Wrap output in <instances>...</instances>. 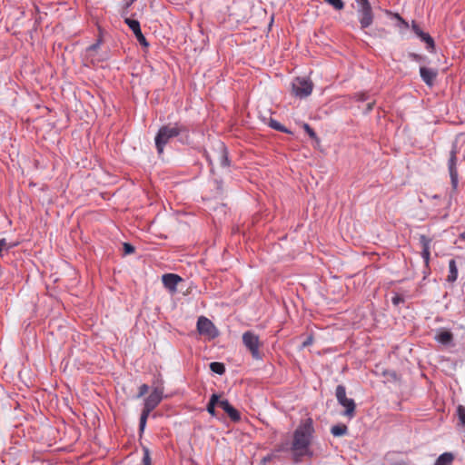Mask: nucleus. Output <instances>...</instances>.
<instances>
[{
    "label": "nucleus",
    "mask_w": 465,
    "mask_h": 465,
    "mask_svg": "<svg viewBox=\"0 0 465 465\" xmlns=\"http://www.w3.org/2000/svg\"><path fill=\"white\" fill-rule=\"evenodd\" d=\"M210 370L219 375H223L225 372V366L222 362L213 361L210 363Z\"/></svg>",
    "instance_id": "nucleus-22"
},
{
    "label": "nucleus",
    "mask_w": 465,
    "mask_h": 465,
    "mask_svg": "<svg viewBox=\"0 0 465 465\" xmlns=\"http://www.w3.org/2000/svg\"><path fill=\"white\" fill-rule=\"evenodd\" d=\"M457 153L458 144L455 142L452 143L451 150L450 152V158L448 161V168L451 180V185L454 189L457 188L459 183V174L457 170Z\"/></svg>",
    "instance_id": "nucleus-7"
},
{
    "label": "nucleus",
    "mask_w": 465,
    "mask_h": 465,
    "mask_svg": "<svg viewBox=\"0 0 465 465\" xmlns=\"http://www.w3.org/2000/svg\"><path fill=\"white\" fill-rule=\"evenodd\" d=\"M357 4V9H366L371 7L369 0H355Z\"/></svg>",
    "instance_id": "nucleus-30"
},
{
    "label": "nucleus",
    "mask_w": 465,
    "mask_h": 465,
    "mask_svg": "<svg viewBox=\"0 0 465 465\" xmlns=\"http://www.w3.org/2000/svg\"><path fill=\"white\" fill-rule=\"evenodd\" d=\"M411 29L412 31L414 32V34L416 35H419V33L420 32H422V30L420 28V26L418 25V24H416L414 21H412V24H411Z\"/></svg>",
    "instance_id": "nucleus-40"
},
{
    "label": "nucleus",
    "mask_w": 465,
    "mask_h": 465,
    "mask_svg": "<svg viewBox=\"0 0 465 465\" xmlns=\"http://www.w3.org/2000/svg\"><path fill=\"white\" fill-rule=\"evenodd\" d=\"M313 84L312 81L302 78L297 77L292 84V93L295 96L300 98L307 97L312 92Z\"/></svg>",
    "instance_id": "nucleus-6"
},
{
    "label": "nucleus",
    "mask_w": 465,
    "mask_h": 465,
    "mask_svg": "<svg viewBox=\"0 0 465 465\" xmlns=\"http://www.w3.org/2000/svg\"><path fill=\"white\" fill-rule=\"evenodd\" d=\"M420 74L422 81L427 85L432 86L437 78L438 71L436 69L421 66L420 68Z\"/></svg>",
    "instance_id": "nucleus-12"
},
{
    "label": "nucleus",
    "mask_w": 465,
    "mask_h": 465,
    "mask_svg": "<svg viewBox=\"0 0 465 465\" xmlns=\"http://www.w3.org/2000/svg\"><path fill=\"white\" fill-rule=\"evenodd\" d=\"M162 282L170 292L174 293L177 291V285L183 282V278L175 273H165L162 276Z\"/></svg>",
    "instance_id": "nucleus-10"
},
{
    "label": "nucleus",
    "mask_w": 465,
    "mask_h": 465,
    "mask_svg": "<svg viewBox=\"0 0 465 465\" xmlns=\"http://www.w3.org/2000/svg\"><path fill=\"white\" fill-rule=\"evenodd\" d=\"M391 302L393 303V305L395 306H399L401 303H404L405 302V299L402 295L401 294H395L392 299H391Z\"/></svg>",
    "instance_id": "nucleus-32"
},
{
    "label": "nucleus",
    "mask_w": 465,
    "mask_h": 465,
    "mask_svg": "<svg viewBox=\"0 0 465 465\" xmlns=\"http://www.w3.org/2000/svg\"><path fill=\"white\" fill-rule=\"evenodd\" d=\"M268 125L276 131L285 134H292V132L289 129H287L284 125H282L281 123H279L273 118L269 119Z\"/></svg>",
    "instance_id": "nucleus-21"
},
{
    "label": "nucleus",
    "mask_w": 465,
    "mask_h": 465,
    "mask_svg": "<svg viewBox=\"0 0 465 465\" xmlns=\"http://www.w3.org/2000/svg\"><path fill=\"white\" fill-rule=\"evenodd\" d=\"M143 460H142L143 465H152L151 454H150L149 449L147 447H143Z\"/></svg>",
    "instance_id": "nucleus-27"
},
{
    "label": "nucleus",
    "mask_w": 465,
    "mask_h": 465,
    "mask_svg": "<svg viewBox=\"0 0 465 465\" xmlns=\"http://www.w3.org/2000/svg\"><path fill=\"white\" fill-rule=\"evenodd\" d=\"M457 413H458L460 423L461 425L465 426V407L462 405H460L457 408Z\"/></svg>",
    "instance_id": "nucleus-28"
},
{
    "label": "nucleus",
    "mask_w": 465,
    "mask_h": 465,
    "mask_svg": "<svg viewBox=\"0 0 465 465\" xmlns=\"http://www.w3.org/2000/svg\"><path fill=\"white\" fill-rule=\"evenodd\" d=\"M409 57L416 62H421L424 61L425 57L415 53H410Z\"/></svg>",
    "instance_id": "nucleus-37"
},
{
    "label": "nucleus",
    "mask_w": 465,
    "mask_h": 465,
    "mask_svg": "<svg viewBox=\"0 0 465 465\" xmlns=\"http://www.w3.org/2000/svg\"><path fill=\"white\" fill-rule=\"evenodd\" d=\"M215 407L213 403H208L207 404V407H206V410L207 411L209 412L210 415H212L213 417H216V411H215Z\"/></svg>",
    "instance_id": "nucleus-38"
},
{
    "label": "nucleus",
    "mask_w": 465,
    "mask_h": 465,
    "mask_svg": "<svg viewBox=\"0 0 465 465\" xmlns=\"http://www.w3.org/2000/svg\"><path fill=\"white\" fill-rule=\"evenodd\" d=\"M219 159H220V164L223 167H229L230 166V161L228 157V152L227 148L223 143L220 144L219 148Z\"/></svg>",
    "instance_id": "nucleus-17"
},
{
    "label": "nucleus",
    "mask_w": 465,
    "mask_h": 465,
    "mask_svg": "<svg viewBox=\"0 0 465 465\" xmlns=\"http://www.w3.org/2000/svg\"><path fill=\"white\" fill-rule=\"evenodd\" d=\"M101 44H102V39H101V38H98V39H97V41H96L94 44L91 45L87 48V52H88V53H91V52H94V51H96V50L100 47Z\"/></svg>",
    "instance_id": "nucleus-33"
},
{
    "label": "nucleus",
    "mask_w": 465,
    "mask_h": 465,
    "mask_svg": "<svg viewBox=\"0 0 465 465\" xmlns=\"http://www.w3.org/2000/svg\"><path fill=\"white\" fill-rule=\"evenodd\" d=\"M335 396L339 404L344 407L342 415L352 419L356 414V403L353 399L347 398L344 385L340 384L336 387Z\"/></svg>",
    "instance_id": "nucleus-4"
},
{
    "label": "nucleus",
    "mask_w": 465,
    "mask_h": 465,
    "mask_svg": "<svg viewBox=\"0 0 465 465\" xmlns=\"http://www.w3.org/2000/svg\"><path fill=\"white\" fill-rule=\"evenodd\" d=\"M219 407L228 414L232 421L237 422L241 420L240 412L231 405L228 400H222L221 402H219Z\"/></svg>",
    "instance_id": "nucleus-14"
},
{
    "label": "nucleus",
    "mask_w": 465,
    "mask_h": 465,
    "mask_svg": "<svg viewBox=\"0 0 465 465\" xmlns=\"http://www.w3.org/2000/svg\"><path fill=\"white\" fill-rule=\"evenodd\" d=\"M135 251L134 247L128 243V242H124V254H131V253H134Z\"/></svg>",
    "instance_id": "nucleus-34"
},
{
    "label": "nucleus",
    "mask_w": 465,
    "mask_h": 465,
    "mask_svg": "<svg viewBox=\"0 0 465 465\" xmlns=\"http://www.w3.org/2000/svg\"><path fill=\"white\" fill-rule=\"evenodd\" d=\"M149 387L147 384H143L139 387V392L137 397L141 398L148 392Z\"/></svg>",
    "instance_id": "nucleus-36"
},
{
    "label": "nucleus",
    "mask_w": 465,
    "mask_h": 465,
    "mask_svg": "<svg viewBox=\"0 0 465 465\" xmlns=\"http://www.w3.org/2000/svg\"><path fill=\"white\" fill-rule=\"evenodd\" d=\"M419 240H420V243L422 247L421 257H422L425 264L429 265L430 258V242L432 240L424 234H420L419 237Z\"/></svg>",
    "instance_id": "nucleus-13"
},
{
    "label": "nucleus",
    "mask_w": 465,
    "mask_h": 465,
    "mask_svg": "<svg viewBox=\"0 0 465 465\" xmlns=\"http://www.w3.org/2000/svg\"><path fill=\"white\" fill-rule=\"evenodd\" d=\"M435 339L438 342L447 345L452 341L453 334L449 331H441L436 335Z\"/></svg>",
    "instance_id": "nucleus-16"
},
{
    "label": "nucleus",
    "mask_w": 465,
    "mask_h": 465,
    "mask_svg": "<svg viewBox=\"0 0 465 465\" xmlns=\"http://www.w3.org/2000/svg\"><path fill=\"white\" fill-rule=\"evenodd\" d=\"M418 37L420 38L421 41H423L427 46L426 48L433 53L435 52V42L433 40V38L428 34V33H425V32H420L419 33V35H417Z\"/></svg>",
    "instance_id": "nucleus-15"
},
{
    "label": "nucleus",
    "mask_w": 465,
    "mask_h": 465,
    "mask_svg": "<svg viewBox=\"0 0 465 465\" xmlns=\"http://www.w3.org/2000/svg\"><path fill=\"white\" fill-rule=\"evenodd\" d=\"M16 242H7L5 238L0 239V256H2L3 251L8 252L10 249L16 246Z\"/></svg>",
    "instance_id": "nucleus-23"
},
{
    "label": "nucleus",
    "mask_w": 465,
    "mask_h": 465,
    "mask_svg": "<svg viewBox=\"0 0 465 465\" xmlns=\"http://www.w3.org/2000/svg\"><path fill=\"white\" fill-rule=\"evenodd\" d=\"M315 430L312 418H307L300 422L293 431L291 450L294 462L302 461L303 457L312 458L313 451L311 445Z\"/></svg>",
    "instance_id": "nucleus-1"
},
{
    "label": "nucleus",
    "mask_w": 465,
    "mask_h": 465,
    "mask_svg": "<svg viewBox=\"0 0 465 465\" xmlns=\"http://www.w3.org/2000/svg\"><path fill=\"white\" fill-rule=\"evenodd\" d=\"M458 277V268L456 265V262L454 259H451L449 262V275L447 277V281L449 282H454Z\"/></svg>",
    "instance_id": "nucleus-18"
},
{
    "label": "nucleus",
    "mask_w": 465,
    "mask_h": 465,
    "mask_svg": "<svg viewBox=\"0 0 465 465\" xmlns=\"http://www.w3.org/2000/svg\"><path fill=\"white\" fill-rule=\"evenodd\" d=\"M178 138L183 144L190 143V128L182 122L162 125L154 138L155 147L159 155L163 153L164 147L173 139Z\"/></svg>",
    "instance_id": "nucleus-2"
},
{
    "label": "nucleus",
    "mask_w": 465,
    "mask_h": 465,
    "mask_svg": "<svg viewBox=\"0 0 465 465\" xmlns=\"http://www.w3.org/2000/svg\"><path fill=\"white\" fill-rule=\"evenodd\" d=\"M272 454H271V455H267V456H265V457H263V458H262V463L263 465H265L267 462L271 461V460H272Z\"/></svg>",
    "instance_id": "nucleus-41"
},
{
    "label": "nucleus",
    "mask_w": 465,
    "mask_h": 465,
    "mask_svg": "<svg viewBox=\"0 0 465 465\" xmlns=\"http://www.w3.org/2000/svg\"><path fill=\"white\" fill-rule=\"evenodd\" d=\"M313 343V336L312 335H309L305 341L302 342V347L305 348V347H308L310 345H312Z\"/></svg>",
    "instance_id": "nucleus-39"
},
{
    "label": "nucleus",
    "mask_w": 465,
    "mask_h": 465,
    "mask_svg": "<svg viewBox=\"0 0 465 465\" xmlns=\"http://www.w3.org/2000/svg\"><path fill=\"white\" fill-rule=\"evenodd\" d=\"M353 97L358 102H364L369 99V94L366 92H361L356 93Z\"/></svg>",
    "instance_id": "nucleus-31"
},
{
    "label": "nucleus",
    "mask_w": 465,
    "mask_h": 465,
    "mask_svg": "<svg viewBox=\"0 0 465 465\" xmlns=\"http://www.w3.org/2000/svg\"><path fill=\"white\" fill-rule=\"evenodd\" d=\"M162 399L163 391L158 388L153 389L150 395L145 399L139 420L140 433L143 432L149 414L160 404Z\"/></svg>",
    "instance_id": "nucleus-3"
},
{
    "label": "nucleus",
    "mask_w": 465,
    "mask_h": 465,
    "mask_svg": "<svg viewBox=\"0 0 465 465\" xmlns=\"http://www.w3.org/2000/svg\"><path fill=\"white\" fill-rule=\"evenodd\" d=\"M387 14L390 15H392L395 19L398 20L399 22V26L400 27H403V28H409V24L407 21H405L399 14H392L391 12L390 11H387Z\"/></svg>",
    "instance_id": "nucleus-26"
},
{
    "label": "nucleus",
    "mask_w": 465,
    "mask_h": 465,
    "mask_svg": "<svg viewBox=\"0 0 465 465\" xmlns=\"http://www.w3.org/2000/svg\"><path fill=\"white\" fill-rule=\"evenodd\" d=\"M124 23L133 31L139 44L143 46L147 47L149 45V43L147 42L146 38L142 33L139 21L126 17L124 19Z\"/></svg>",
    "instance_id": "nucleus-9"
},
{
    "label": "nucleus",
    "mask_w": 465,
    "mask_h": 465,
    "mask_svg": "<svg viewBox=\"0 0 465 465\" xmlns=\"http://www.w3.org/2000/svg\"><path fill=\"white\" fill-rule=\"evenodd\" d=\"M222 400H220V396L216 393H213L208 403H213L214 406H219V402H221Z\"/></svg>",
    "instance_id": "nucleus-35"
},
{
    "label": "nucleus",
    "mask_w": 465,
    "mask_h": 465,
    "mask_svg": "<svg viewBox=\"0 0 465 465\" xmlns=\"http://www.w3.org/2000/svg\"><path fill=\"white\" fill-rule=\"evenodd\" d=\"M325 3L331 5L335 10H342L344 8V2L342 0H323Z\"/></svg>",
    "instance_id": "nucleus-25"
},
{
    "label": "nucleus",
    "mask_w": 465,
    "mask_h": 465,
    "mask_svg": "<svg viewBox=\"0 0 465 465\" xmlns=\"http://www.w3.org/2000/svg\"><path fill=\"white\" fill-rule=\"evenodd\" d=\"M461 240H465V231L460 234Z\"/></svg>",
    "instance_id": "nucleus-43"
},
{
    "label": "nucleus",
    "mask_w": 465,
    "mask_h": 465,
    "mask_svg": "<svg viewBox=\"0 0 465 465\" xmlns=\"http://www.w3.org/2000/svg\"><path fill=\"white\" fill-rule=\"evenodd\" d=\"M357 14L361 29H366L371 25L374 19L372 7L366 9H357Z\"/></svg>",
    "instance_id": "nucleus-11"
},
{
    "label": "nucleus",
    "mask_w": 465,
    "mask_h": 465,
    "mask_svg": "<svg viewBox=\"0 0 465 465\" xmlns=\"http://www.w3.org/2000/svg\"><path fill=\"white\" fill-rule=\"evenodd\" d=\"M383 376L387 378L388 381H397L398 375L394 371H384Z\"/></svg>",
    "instance_id": "nucleus-29"
},
{
    "label": "nucleus",
    "mask_w": 465,
    "mask_h": 465,
    "mask_svg": "<svg viewBox=\"0 0 465 465\" xmlns=\"http://www.w3.org/2000/svg\"><path fill=\"white\" fill-rule=\"evenodd\" d=\"M302 128L308 134V135L313 139L317 143H320V138L317 136L314 130L310 126L309 124H303Z\"/></svg>",
    "instance_id": "nucleus-24"
},
{
    "label": "nucleus",
    "mask_w": 465,
    "mask_h": 465,
    "mask_svg": "<svg viewBox=\"0 0 465 465\" xmlns=\"http://www.w3.org/2000/svg\"><path fill=\"white\" fill-rule=\"evenodd\" d=\"M454 460V456L450 452H445L439 456L435 465H450Z\"/></svg>",
    "instance_id": "nucleus-20"
},
{
    "label": "nucleus",
    "mask_w": 465,
    "mask_h": 465,
    "mask_svg": "<svg viewBox=\"0 0 465 465\" xmlns=\"http://www.w3.org/2000/svg\"><path fill=\"white\" fill-rule=\"evenodd\" d=\"M331 433L334 437H341L348 434V427L343 423L333 425L331 428Z\"/></svg>",
    "instance_id": "nucleus-19"
},
{
    "label": "nucleus",
    "mask_w": 465,
    "mask_h": 465,
    "mask_svg": "<svg viewBox=\"0 0 465 465\" xmlns=\"http://www.w3.org/2000/svg\"><path fill=\"white\" fill-rule=\"evenodd\" d=\"M197 331L200 334L214 339L218 336V331L208 318L201 316L197 321Z\"/></svg>",
    "instance_id": "nucleus-8"
},
{
    "label": "nucleus",
    "mask_w": 465,
    "mask_h": 465,
    "mask_svg": "<svg viewBox=\"0 0 465 465\" xmlns=\"http://www.w3.org/2000/svg\"><path fill=\"white\" fill-rule=\"evenodd\" d=\"M242 343L249 350L254 360H262V356L260 352L262 345L259 336L252 331H247L242 334Z\"/></svg>",
    "instance_id": "nucleus-5"
},
{
    "label": "nucleus",
    "mask_w": 465,
    "mask_h": 465,
    "mask_svg": "<svg viewBox=\"0 0 465 465\" xmlns=\"http://www.w3.org/2000/svg\"><path fill=\"white\" fill-rule=\"evenodd\" d=\"M375 102L369 103L366 106V113L371 112L373 109Z\"/></svg>",
    "instance_id": "nucleus-42"
}]
</instances>
